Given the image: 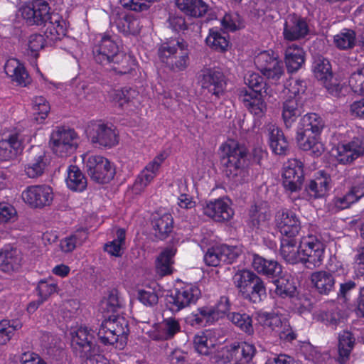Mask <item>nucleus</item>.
<instances>
[{"label": "nucleus", "instance_id": "nucleus-1", "mask_svg": "<svg viewBox=\"0 0 364 364\" xmlns=\"http://www.w3.org/2000/svg\"><path fill=\"white\" fill-rule=\"evenodd\" d=\"M96 63L105 66L107 70L117 75L130 73L135 65L130 55L119 51L116 42L109 35H102L92 48Z\"/></svg>", "mask_w": 364, "mask_h": 364}, {"label": "nucleus", "instance_id": "nucleus-2", "mask_svg": "<svg viewBox=\"0 0 364 364\" xmlns=\"http://www.w3.org/2000/svg\"><path fill=\"white\" fill-rule=\"evenodd\" d=\"M220 151L221 164L225 176L235 181L242 180L246 173V147L235 140H228L220 146Z\"/></svg>", "mask_w": 364, "mask_h": 364}, {"label": "nucleus", "instance_id": "nucleus-3", "mask_svg": "<svg viewBox=\"0 0 364 364\" xmlns=\"http://www.w3.org/2000/svg\"><path fill=\"white\" fill-rule=\"evenodd\" d=\"M158 55L161 62L173 72L183 71L189 65V50L183 40L162 43L158 48Z\"/></svg>", "mask_w": 364, "mask_h": 364}, {"label": "nucleus", "instance_id": "nucleus-4", "mask_svg": "<svg viewBox=\"0 0 364 364\" xmlns=\"http://www.w3.org/2000/svg\"><path fill=\"white\" fill-rule=\"evenodd\" d=\"M301 261L308 269H313L321 265L324 257V245L317 237L308 235L300 243Z\"/></svg>", "mask_w": 364, "mask_h": 364}, {"label": "nucleus", "instance_id": "nucleus-5", "mask_svg": "<svg viewBox=\"0 0 364 364\" xmlns=\"http://www.w3.org/2000/svg\"><path fill=\"white\" fill-rule=\"evenodd\" d=\"M50 146L56 155L66 156L76 150L77 134L73 129L57 127L50 135Z\"/></svg>", "mask_w": 364, "mask_h": 364}, {"label": "nucleus", "instance_id": "nucleus-6", "mask_svg": "<svg viewBox=\"0 0 364 364\" xmlns=\"http://www.w3.org/2000/svg\"><path fill=\"white\" fill-rule=\"evenodd\" d=\"M87 172L90 178L99 183H105L114 176V169L110 162L99 155L87 156L83 158Z\"/></svg>", "mask_w": 364, "mask_h": 364}, {"label": "nucleus", "instance_id": "nucleus-7", "mask_svg": "<svg viewBox=\"0 0 364 364\" xmlns=\"http://www.w3.org/2000/svg\"><path fill=\"white\" fill-rule=\"evenodd\" d=\"M71 346L77 356L82 359L92 357L97 348L95 331L80 327L72 335Z\"/></svg>", "mask_w": 364, "mask_h": 364}, {"label": "nucleus", "instance_id": "nucleus-8", "mask_svg": "<svg viewBox=\"0 0 364 364\" xmlns=\"http://www.w3.org/2000/svg\"><path fill=\"white\" fill-rule=\"evenodd\" d=\"M91 142L105 148H111L118 144V133L112 125L100 121L92 122L88 127Z\"/></svg>", "mask_w": 364, "mask_h": 364}, {"label": "nucleus", "instance_id": "nucleus-9", "mask_svg": "<svg viewBox=\"0 0 364 364\" xmlns=\"http://www.w3.org/2000/svg\"><path fill=\"white\" fill-rule=\"evenodd\" d=\"M23 18L29 25L41 26L46 23L50 16L49 4L45 0H35L20 9Z\"/></svg>", "mask_w": 364, "mask_h": 364}, {"label": "nucleus", "instance_id": "nucleus-10", "mask_svg": "<svg viewBox=\"0 0 364 364\" xmlns=\"http://www.w3.org/2000/svg\"><path fill=\"white\" fill-rule=\"evenodd\" d=\"M22 199L31 208L49 206L53 200V192L48 185L30 186L22 192Z\"/></svg>", "mask_w": 364, "mask_h": 364}, {"label": "nucleus", "instance_id": "nucleus-11", "mask_svg": "<svg viewBox=\"0 0 364 364\" xmlns=\"http://www.w3.org/2000/svg\"><path fill=\"white\" fill-rule=\"evenodd\" d=\"M282 177L286 190L290 192L300 190L304 181L303 164L296 159L289 160L284 166Z\"/></svg>", "mask_w": 364, "mask_h": 364}, {"label": "nucleus", "instance_id": "nucleus-12", "mask_svg": "<svg viewBox=\"0 0 364 364\" xmlns=\"http://www.w3.org/2000/svg\"><path fill=\"white\" fill-rule=\"evenodd\" d=\"M240 254V250L237 247L222 245L208 249L204 256V261L208 266L217 267L233 262Z\"/></svg>", "mask_w": 364, "mask_h": 364}, {"label": "nucleus", "instance_id": "nucleus-13", "mask_svg": "<svg viewBox=\"0 0 364 364\" xmlns=\"http://www.w3.org/2000/svg\"><path fill=\"white\" fill-rule=\"evenodd\" d=\"M200 296V291L196 287H185L176 291L166 298L167 304L173 311L180 310L196 304Z\"/></svg>", "mask_w": 364, "mask_h": 364}, {"label": "nucleus", "instance_id": "nucleus-14", "mask_svg": "<svg viewBox=\"0 0 364 364\" xmlns=\"http://www.w3.org/2000/svg\"><path fill=\"white\" fill-rule=\"evenodd\" d=\"M164 154H158L151 161L147 164L144 169L137 176L132 190L134 193L139 194L151 183L156 176L161 164L165 160Z\"/></svg>", "mask_w": 364, "mask_h": 364}, {"label": "nucleus", "instance_id": "nucleus-15", "mask_svg": "<svg viewBox=\"0 0 364 364\" xmlns=\"http://www.w3.org/2000/svg\"><path fill=\"white\" fill-rule=\"evenodd\" d=\"M164 154H158L151 161L147 164L144 169L137 176L132 190L134 193L139 194L151 183L156 176L161 164L165 160Z\"/></svg>", "mask_w": 364, "mask_h": 364}, {"label": "nucleus", "instance_id": "nucleus-16", "mask_svg": "<svg viewBox=\"0 0 364 364\" xmlns=\"http://www.w3.org/2000/svg\"><path fill=\"white\" fill-rule=\"evenodd\" d=\"M276 225L280 233L288 238L295 237L301 230L300 220L290 210H282L277 213Z\"/></svg>", "mask_w": 364, "mask_h": 364}, {"label": "nucleus", "instance_id": "nucleus-17", "mask_svg": "<svg viewBox=\"0 0 364 364\" xmlns=\"http://www.w3.org/2000/svg\"><path fill=\"white\" fill-rule=\"evenodd\" d=\"M200 82L203 89L215 96H219L224 92L226 86L224 74L216 70L204 69L200 75Z\"/></svg>", "mask_w": 364, "mask_h": 364}, {"label": "nucleus", "instance_id": "nucleus-18", "mask_svg": "<svg viewBox=\"0 0 364 364\" xmlns=\"http://www.w3.org/2000/svg\"><path fill=\"white\" fill-rule=\"evenodd\" d=\"M309 31V26L306 20L294 14L287 17L283 35L284 39L293 41L304 38Z\"/></svg>", "mask_w": 364, "mask_h": 364}, {"label": "nucleus", "instance_id": "nucleus-19", "mask_svg": "<svg viewBox=\"0 0 364 364\" xmlns=\"http://www.w3.org/2000/svg\"><path fill=\"white\" fill-rule=\"evenodd\" d=\"M203 213L218 222L229 220L234 215L229 201L222 198L207 203L203 207Z\"/></svg>", "mask_w": 364, "mask_h": 364}, {"label": "nucleus", "instance_id": "nucleus-20", "mask_svg": "<svg viewBox=\"0 0 364 364\" xmlns=\"http://www.w3.org/2000/svg\"><path fill=\"white\" fill-rule=\"evenodd\" d=\"M181 331V325L175 318H166L155 324L150 331L149 336L154 341H168Z\"/></svg>", "mask_w": 364, "mask_h": 364}, {"label": "nucleus", "instance_id": "nucleus-21", "mask_svg": "<svg viewBox=\"0 0 364 364\" xmlns=\"http://www.w3.org/2000/svg\"><path fill=\"white\" fill-rule=\"evenodd\" d=\"M48 159L45 152L41 149H34L30 154L28 161L25 166V173L28 178H36L43 175Z\"/></svg>", "mask_w": 364, "mask_h": 364}, {"label": "nucleus", "instance_id": "nucleus-22", "mask_svg": "<svg viewBox=\"0 0 364 364\" xmlns=\"http://www.w3.org/2000/svg\"><path fill=\"white\" fill-rule=\"evenodd\" d=\"M364 155V137H354L351 141L338 149V161L343 164L351 163Z\"/></svg>", "mask_w": 364, "mask_h": 364}, {"label": "nucleus", "instance_id": "nucleus-23", "mask_svg": "<svg viewBox=\"0 0 364 364\" xmlns=\"http://www.w3.org/2000/svg\"><path fill=\"white\" fill-rule=\"evenodd\" d=\"M268 203L260 201L252 205L249 210V225L253 228H261L267 225L270 219Z\"/></svg>", "mask_w": 364, "mask_h": 364}, {"label": "nucleus", "instance_id": "nucleus-24", "mask_svg": "<svg viewBox=\"0 0 364 364\" xmlns=\"http://www.w3.org/2000/svg\"><path fill=\"white\" fill-rule=\"evenodd\" d=\"M102 324L109 331V334L110 332H113L120 338L119 348H123L129 331L127 321L124 317L112 315L105 319Z\"/></svg>", "mask_w": 364, "mask_h": 364}, {"label": "nucleus", "instance_id": "nucleus-25", "mask_svg": "<svg viewBox=\"0 0 364 364\" xmlns=\"http://www.w3.org/2000/svg\"><path fill=\"white\" fill-rule=\"evenodd\" d=\"M252 265L258 274L268 277L276 278L282 272V266L277 261L267 259L257 255H254Z\"/></svg>", "mask_w": 364, "mask_h": 364}, {"label": "nucleus", "instance_id": "nucleus-26", "mask_svg": "<svg viewBox=\"0 0 364 364\" xmlns=\"http://www.w3.org/2000/svg\"><path fill=\"white\" fill-rule=\"evenodd\" d=\"M151 225L154 235L159 240L166 239L173 229V218L170 213H156L153 215Z\"/></svg>", "mask_w": 364, "mask_h": 364}, {"label": "nucleus", "instance_id": "nucleus-27", "mask_svg": "<svg viewBox=\"0 0 364 364\" xmlns=\"http://www.w3.org/2000/svg\"><path fill=\"white\" fill-rule=\"evenodd\" d=\"M21 142L22 137L18 133L10 135L8 139L0 140V161L14 159L21 149Z\"/></svg>", "mask_w": 364, "mask_h": 364}, {"label": "nucleus", "instance_id": "nucleus-28", "mask_svg": "<svg viewBox=\"0 0 364 364\" xmlns=\"http://www.w3.org/2000/svg\"><path fill=\"white\" fill-rule=\"evenodd\" d=\"M44 25L46 26L45 36L51 41L60 40L66 35V22L62 16L57 13H53Z\"/></svg>", "mask_w": 364, "mask_h": 364}, {"label": "nucleus", "instance_id": "nucleus-29", "mask_svg": "<svg viewBox=\"0 0 364 364\" xmlns=\"http://www.w3.org/2000/svg\"><path fill=\"white\" fill-rule=\"evenodd\" d=\"M319 134L296 132V140L299 147L304 151H311V153L318 156L323 152V144L318 141Z\"/></svg>", "mask_w": 364, "mask_h": 364}, {"label": "nucleus", "instance_id": "nucleus-30", "mask_svg": "<svg viewBox=\"0 0 364 364\" xmlns=\"http://www.w3.org/2000/svg\"><path fill=\"white\" fill-rule=\"evenodd\" d=\"M4 71L7 76L18 85L26 86L30 82V77L25 67L15 58L6 62Z\"/></svg>", "mask_w": 364, "mask_h": 364}, {"label": "nucleus", "instance_id": "nucleus-31", "mask_svg": "<svg viewBox=\"0 0 364 364\" xmlns=\"http://www.w3.org/2000/svg\"><path fill=\"white\" fill-rule=\"evenodd\" d=\"M304 112L302 100L287 98L283 104L282 118L287 128H290L296 119Z\"/></svg>", "mask_w": 364, "mask_h": 364}, {"label": "nucleus", "instance_id": "nucleus-32", "mask_svg": "<svg viewBox=\"0 0 364 364\" xmlns=\"http://www.w3.org/2000/svg\"><path fill=\"white\" fill-rule=\"evenodd\" d=\"M285 63L288 72L293 73L300 69L304 63V51L300 46L292 44L285 50Z\"/></svg>", "mask_w": 364, "mask_h": 364}, {"label": "nucleus", "instance_id": "nucleus-33", "mask_svg": "<svg viewBox=\"0 0 364 364\" xmlns=\"http://www.w3.org/2000/svg\"><path fill=\"white\" fill-rule=\"evenodd\" d=\"M311 282L321 294H328L333 290L335 278L332 273L326 271L314 272L311 276Z\"/></svg>", "mask_w": 364, "mask_h": 364}, {"label": "nucleus", "instance_id": "nucleus-34", "mask_svg": "<svg viewBox=\"0 0 364 364\" xmlns=\"http://www.w3.org/2000/svg\"><path fill=\"white\" fill-rule=\"evenodd\" d=\"M269 143L272 151L276 154L286 155L289 150V142L282 130L277 127L272 126L269 128Z\"/></svg>", "mask_w": 364, "mask_h": 364}, {"label": "nucleus", "instance_id": "nucleus-35", "mask_svg": "<svg viewBox=\"0 0 364 364\" xmlns=\"http://www.w3.org/2000/svg\"><path fill=\"white\" fill-rule=\"evenodd\" d=\"M279 252L282 257L290 264H296L301 261L300 246L297 247L294 237L282 239Z\"/></svg>", "mask_w": 364, "mask_h": 364}, {"label": "nucleus", "instance_id": "nucleus-36", "mask_svg": "<svg viewBox=\"0 0 364 364\" xmlns=\"http://www.w3.org/2000/svg\"><path fill=\"white\" fill-rule=\"evenodd\" d=\"M21 262L19 252L13 247H5L0 251V269L9 272L18 269Z\"/></svg>", "mask_w": 364, "mask_h": 364}, {"label": "nucleus", "instance_id": "nucleus-37", "mask_svg": "<svg viewBox=\"0 0 364 364\" xmlns=\"http://www.w3.org/2000/svg\"><path fill=\"white\" fill-rule=\"evenodd\" d=\"M261 97L259 94L248 93L247 91H245L242 92L240 100L252 114L257 117H261L266 111V104Z\"/></svg>", "mask_w": 364, "mask_h": 364}, {"label": "nucleus", "instance_id": "nucleus-38", "mask_svg": "<svg viewBox=\"0 0 364 364\" xmlns=\"http://www.w3.org/2000/svg\"><path fill=\"white\" fill-rule=\"evenodd\" d=\"M176 4L181 11L193 17L203 16L208 9L203 0H176Z\"/></svg>", "mask_w": 364, "mask_h": 364}, {"label": "nucleus", "instance_id": "nucleus-39", "mask_svg": "<svg viewBox=\"0 0 364 364\" xmlns=\"http://www.w3.org/2000/svg\"><path fill=\"white\" fill-rule=\"evenodd\" d=\"M323 126V121L319 115L316 113L306 114L301 118L297 132L320 134Z\"/></svg>", "mask_w": 364, "mask_h": 364}, {"label": "nucleus", "instance_id": "nucleus-40", "mask_svg": "<svg viewBox=\"0 0 364 364\" xmlns=\"http://www.w3.org/2000/svg\"><path fill=\"white\" fill-rule=\"evenodd\" d=\"M355 344V338L353 334L344 331L338 336V355L337 361L340 364H345L350 358V354Z\"/></svg>", "mask_w": 364, "mask_h": 364}, {"label": "nucleus", "instance_id": "nucleus-41", "mask_svg": "<svg viewBox=\"0 0 364 364\" xmlns=\"http://www.w3.org/2000/svg\"><path fill=\"white\" fill-rule=\"evenodd\" d=\"M314 74L328 90H330L333 78L331 65L327 59L318 58L314 61Z\"/></svg>", "mask_w": 364, "mask_h": 364}, {"label": "nucleus", "instance_id": "nucleus-42", "mask_svg": "<svg viewBox=\"0 0 364 364\" xmlns=\"http://www.w3.org/2000/svg\"><path fill=\"white\" fill-rule=\"evenodd\" d=\"M66 184L74 191L81 192L86 188L87 179L77 166L71 165L68 167Z\"/></svg>", "mask_w": 364, "mask_h": 364}, {"label": "nucleus", "instance_id": "nucleus-43", "mask_svg": "<svg viewBox=\"0 0 364 364\" xmlns=\"http://www.w3.org/2000/svg\"><path fill=\"white\" fill-rule=\"evenodd\" d=\"M331 178L327 174H321V176L311 181L306 186L308 194L314 198H320L327 193L330 188Z\"/></svg>", "mask_w": 364, "mask_h": 364}, {"label": "nucleus", "instance_id": "nucleus-44", "mask_svg": "<svg viewBox=\"0 0 364 364\" xmlns=\"http://www.w3.org/2000/svg\"><path fill=\"white\" fill-rule=\"evenodd\" d=\"M176 249L168 247L164 250L156 259L157 273L164 277L172 273L173 257L176 254Z\"/></svg>", "mask_w": 364, "mask_h": 364}, {"label": "nucleus", "instance_id": "nucleus-45", "mask_svg": "<svg viewBox=\"0 0 364 364\" xmlns=\"http://www.w3.org/2000/svg\"><path fill=\"white\" fill-rule=\"evenodd\" d=\"M87 237L88 233L86 230H78L60 241V249L65 253L71 252L76 247L81 246Z\"/></svg>", "mask_w": 364, "mask_h": 364}, {"label": "nucleus", "instance_id": "nucleus-46", "mask_svg": "<svg viewBox=\"0 0 364 364\" xmlns=\"http://www.w3.org/2000/svg\"><path fill=\"white\" fill-rule=\"evenodd\" d=\"M228 34L221 33L218 30L212 28L205 39L206 44L215 51L223 53L228 50L229 41Z\"/></svg>", "mask_w": 364, "mask_h": 364}, {"label": "nucleus", "instance_id": "nucleus-47", "mask_svg": "<svg viewBox=\"0 0 364 364\" xmlns=\"http://www.w3.org/2000/svg\"><path fill=\"white\" fill-rule=\"evenodd\" d=\"M248 293H244L242 296L252 301L257 303L266 296V287L264 281L257 274L251 282V284L247 289Z\"/></svg>", "mask_w": 364, "mask_h": 364}, {"label": "nucleus", "instance_id": "nucleus-48", "mask_svg": "<svg viewBox=\"0 0 364 364\" xmlns=\"http://www.w3.org/2000/svg\"><path fill=\"white\" fill-rule=\"evenodd\" d=\"M245 84L251 88L254 94H259V96L272 95V90L264 81V78L258 73H250L245 77Z\"/></svg>", "mask_w": 364, "mask_h": 364}, {"label": "nucleus", "instance_id": "nucleus-49", "mask_svg": "<svg viewBox=\"0 0 364 364\" xmlns=\"http://www.w3.org/2000/svg\"><path fill=\"white\" fill-rule=\"evenodd\" d=\"M256 275L255 272L247 269L238 270L234 274L232 277L233 283L242 295L244 293H248L247 289Z\"/></svg>", "mask_w": 364, "mask_h": 364}, {"label": "nucleus", "instance_id": "nucleus-50", "mask_svg": "<svg viewBox=\"0 0 364 364\" xmlns=\"http://www.w3.org/2000/svg\"><path fill=\"white\" fill-rule=\"evenodd\" d=\"M126 232L120 228L117 230L116 238L104 246V250L112 256L121 257L123 254L125 243Z\"/></svg>", "mask_w": 364, "mask_h": 364}, {"label": "nucleus", "instance_id": "nucleus-51", "mask_svg": "<svg viewBox=\"0 0 364 364\" xmlns=\"http://www.w3.org/2000/svg\"><path fill=\"white\" fill-rule=\"evenodd\" d=\"M227 317L230 321L242 331L249 335L253 333L254 329L252 324V318L248 314L232 312L228 313Z\"/></svg>", "mask_w": 364, "mask_h": 364}, {"label": "nucleus", "instance_id": "nucleus-52", "mask_svg": "<svg viewBox=\"0 0 364 364\" xmlns=\"http://www.w3.org/2000/svg\"><path fill=\"white\" fill-rule=\"evenodd\" d=\"M333 43L340 50L352 49L355 45V33L350 29H344L333 36Z\"/></svg>", "mask_w": 364, "mask_h": 364}, {"label": "nucleus", "instance_id": "nucleus-53", "mask_svg": "<svg viewBox=\"0 0 364 364\" xmlns=\"http://www.w3.org/2000/svg\"><path fill=\"white\" fill-rule=\"evenodd\" d=\"M116 23L118 30L124 34L135 35L140 31L139 20L131 15L119 17Z\"/></svg>", "mask_w": 364, "mask_h": 364}, {"label": "nucleus", "instance_id": "nucleus-54", "mask_svg": "<svg viewBox=\"0 0 364 364\" xmlns=\"http://www.w3.org/2000/svg\"><path fill=\"white\" fill-rule=\"evenodd\" d=\"M363 196H364V191L363 189H360L358 187H353L344 196L335 198L334 204L336 208L343 210L348 208Z\"/></svg>", "mask_w": 364, "mask_h": 364}, {"label": "nucleus", "instance_id": "nucleus-55", "mask_svg": "<svg viewBox=\"0 0 364 364\" xmlns=\"http://www.w3.org/2000/svg\"><path fill=\"white\" fill-rule=\"evenodd\" d=\"M34 119L39 124L48 117L50 110L48 102L42 96L36 97L33 101Z\"/></svg>", "mask_w": 364, "mask_h": 364}, {"label": "nucleus", "instance_id": "nucleus-56", "mask_svg": "<svg viewBox=\"0 0 364 364\" xmlns=\"http://www.w3.org/2000/svg\"><path fill=\"white\" fill-rule=\"evenodd\" d=\"M139 97V92L132 88L124 87L121 90H115L113 94V100L118 103L120 107L130 103L135 104V101Z\"/></svg>", "mask_w": 364, "mask_h": 364}, {"label": "nucleus", "instance_id": "nucleus-57", "mask_svg": "<svg viewBox=\"0 0 364 364\" xmlns=\"http://www.w3.org/2000/svg\"><path fill=\"white\" fill-rule=\"evenodd\" d=\"M275 293L281 298H292L296 296V288L294 282L289 279L281 277L275 280Z\"/></svg>", "mask_w": 364, "mask_h": 364}, {"label": "nucleus", "instance_id": "nucleus-58", "mask_svg": "<svg viewBox=\"0 0 364 364\" xmlns=\"http://www.w3.org/2000/svg\"><path fill=\"white\" fill-rule=\"evenodd\" d=\"M279 316L274 313L259 312L257 313V321L260 325L264 328H268L271 331H274L275 327L281 323V318Z\"/></svg>", "mask_w": 364, "mask_h": 364}, {"label": "nucleus", "instance_id": "nucleus-59", "mask_svg": "<svg viewBox=\"0 0 364 364\" xmlns=\"http://www.w3.org/2000/svg\"><path fill=\"white\" fill-rule=\"evenodd\" d=\"M348 84L353 92L364 95V67L351 74Z\"/></svg>", "mask_w": 364, "mask_h": 364}, {"label": "nucleus", "instance_id": "nucleus-60", "mask_svg": "<svg viewBox=\"0 0 364 364\" xmlns=\"http://www.w3.org/2000/svg\"><path fill=\"white\" fill-rule=\"evenodd\" d=\"M193 346L196 350L201 354L207 355L212 351L213 344L205 335H196L193 339Z\"/></svg>", "mask_w": 364, "mask_h": 364}, {"label": "nucleus", "instance_id": "nucleus-61", "mask_svg": "<svg viewBox=\"0 0 364 364\" xmlns=\"http://www.w3.org/2000/svg\"><path fill=\"white\" fill-rule=\"evenodd\" d=\"M306 85L304 82L298 80H292L286 87L287 98H299L302 100L301 95L305 92Z\"/></svg>", "mask_w": 364, "mask_h": 364}, {"label": "nucleus", "instance_id": "nucleus-62", "mask_svg": "<svg viewBox=\"0 0 364 364\" xmlns=\"http://www.w3.org/2000/svg\"><path fill=\"white\" fill-rule=\"evenodd\" d=\"M107 328H105L104 325H101L98 333L97 336L98 339L101 341L104 345H114L116 344V348H119L120 345V338L117 337L114 333L110 332V334L108 333Z\"/></svg>", "mask_w": 364, "mask_h": 364}, {"label": "nucleus", "instance_id": "nucleus-63", "mask_svg": "<svg viewBox=\"0 0 364 364\" xmlns=\"http://www.w3.org/2000/svg\"><path fill=\"white\" fill-rule=\"evenodd\" d=\"M278 59L272 55L268 51H264L259 53L255 58V63L263 73L264 71L269 69V66L276 62Z\"/></svg>", "mask_w": 364, "mask_h": 364}, {"label": "nucleus", "instance_id": "nucleus-64", "mask_svg": "<svg viewBox=\"0 0 364 364\" xmlns=\"http://www.w3.org/2000/svg\"><path fill=\"white\" fill-rule=\"evenodd\" d=\"M16 326H11L8 321L0 322V344H6L12 337Z\"/></svg>", "mask_w": 364, "mask_h": 364}]
</instances>
